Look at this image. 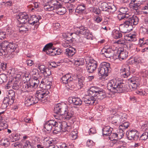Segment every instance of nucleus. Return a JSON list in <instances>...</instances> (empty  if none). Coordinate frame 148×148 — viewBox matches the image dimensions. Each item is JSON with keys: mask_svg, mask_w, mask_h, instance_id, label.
<instances>
[{"mask_svg": "<svg viewBox=\"0 0 148 148\" xmlns=\"http://www.w3.org/2000/svg\"><path fill=\"white\" fill-rule=\"evenodd\" d=\"M87 92L89 97L88 96L84 97L82 101L78 97H71L69 99V102L72 103L73 105L80 106L83 101L85 103L92 105L95 102L97 103L98 100L103 99L106 97L105 91L98 87H92L88 90Z\"/></svg>", "mask_w": 148, "mask_h": 148, "instance_id": "1", "label": "nucleus"}, {"mask_svg": "<svg viewBox=\"0 0 148 148\" xmlns=\"http://www.w3.org/2000/svg\"><path fill=\"white\" fill-rule=\"evenodd\" d=\"M107 88L110 91L115 93H119L128 91L127 85L118 79L110 80L107 84Z\"/></svg>", "mask_w": 148, "mask_h": 148, "instance_id": "2", "label": "nucleus"}, {"mask_svg": "<svg viewBox=\"0 0 148 148\" xmlns=\"http://www.w3.org/2000/svg\"><path fill=\"white\" fill-rule=\"evenodd\" d=\"M18 46L14 43L4 41L0 44V56H2L11 53L13 52H19Z\"/></svg>", "mask_w": 148, "mask_h": 148, "instance_id": "3", "label": "nucleus"}, {"mask_svg": "<svg viewBox=\"0 0 148 148\" xmlns=\"http://www.w3.org/2000/svg\"><path fill=\"white\" fill-rule=\"evenodd\" d=\"M54 111L55 113L62 115L63 118L67 120L72 118L74 115L73 111H68L67 105L63 103L56 105Z\"/></svg>", "mask_w": 148, "mask_h": 148, "instance_id": "4", "label": "nucleus"}, {"mask_svg": "<svg viewBox=\"0 0 148 148\" xmlns=\"http://www.w3.org/2000/svg\"><path fill=\"white\" fill-rule=\"evenodd\" d=\"M125 20L123 23L120 25L119 28L120 31L123 33H126L129 32L130 30L129 27L131 28L133 25L138 24L139 20L136 15H133L127 20Z\"/></svg>", "mask_w": 148, "mask_h": 148, "instance_id": "5", "label": "nucleus"}, {"mask_svg": "<svg viewBox=\"0 0 148 148\" xmlns=\"http://www.w3.org/2000/svg\"><path fill=\"white\" fill-rule=\"evenodd\" d=\"M54 122L55 124L53 125V130L54 134H57L61 131L69 132L72 128L70 123L65 121L58 122L54 121Z\"/></svg>", "mask_w": 148, "mask_h": 148, "instance_id": "6", "label": "nucleus"}, {"mask_svg": "<svg viewBox=\"0 0 148 148\" xmlns=\"http://www.w3.org/2000/svg\"><path fill=\"white\" fill-rule=\"evenodd\" d=\"M15 92L12 90H9L8 92V97H5L1 104V107L3 109H6L9 105L12 104L14 102L15 98Z\"/></svg>", "mask_w": 148, "mask_h": 148, "instance_id": "7", "label": "nucleus"}, {"mask_svg": "<svg viewBox=\"0 0 148 148\" xmlns=\"http://www.w3.org/2000/svg\"><path fill=\"white\" fill-rule=\"evenodd\" d=\"M110 63L106 62L101 63L98 68V74L99 76L106 77L108 75L110 69Z\"/></svg>", "mask_w": 148, "mask_h": 148, "instance_id": "8", "label": "nucleus"}, {"mask_svg": "<svg viewBox=\"0 0 148 148\" xmlns=\"http://www.w3.org/2000/svg\"><path fill=\"white\" fill-rule=\"evenodd\" d=\"M56 48L53 46L52 43H49L46 45L43 49V51L45 52L47 54L51 56L58 55L60 54V49L56 50Z\"/></svg>", "mask_w": 148, "mask_h": 148, "instance_id": "9", "label": "nucleus"}, {"mask_svg": "<svg viewBox=\"0 0 148 148\" xmlns=\"http://www.w3.org/2000/svg\"><path fill=\"white\" fill-rule=\"evenodd\" d=\"M86 68L88 71L92 73L96 69L97 67V62L94 59L89 57L86 59Z\"/></svg>", "mask_w": 148, "mask_h": 148, "instance_id": "10", "label": "nucleus"}, {"mask_svg": "<svg viewBox=\"0 0 148 148\" xmlns=\"http://www.w3.org/2000/svg\"><path fill=\"white\" fill-rule=\"evenodd\" d=\"M45 3L44 8L46 11H51L55 10L56 5L58 6L57 1L56 0H45Z\"/></svg>", "mask_w": 148, "mask_h": 148, "instance_id": "11", "label": "nucleus"}, {"mask_svg": "<svg viewBox=\"0 0 148 148\" xmlns=\"http://www.w3.org/2000/svg\"><path fill=\"white\" fill-rule=\"evenodd\" d=\"M128 9L127 7H123L120 8L119 10L120 12L117 16V18L119 20L128 19L130 17H132L128 14Z\"/></svg>", "mask_w": 148, "mask_h": 148, "instance_id": "12", "label": "nucleus"}, {"mask_svg": "<svg viewBox=\"0 0 148 148\" xmlns=\"http://www.w3.org/2000/svg\"><path fill=\"white\" fill-rule=\"evenodd\" d=\"M49 92L47 90L42 89L37 91L36 96L37 99L44 103L46 101V96L49 93Z\"/></svg>", "mask_w": 148, "mask_h": 148, "instance_id": "13", "label": "nucleus"}, {"mask_svg": "<svg viewBox=\"0 0 148 148\" xmlns=\"http://www.w3.org/2000/svg\"><path fill=\"white\" fill-rule=\"evenodd\" d=\"M99 7L102 11L108 12L109 13H113L116 10V8L114 5L109 6L106 2L101 3Z\"/></svg>", "mask_w": 148, "mask_h": 148, "instance_id": "14", "label": "nucleus"}, {"mask_svg": "<svg viewBox=\"0 0 148 148\" xmlns=\"http://www.w3.org/2000/svg\"><path fill=\"white\" fill-rule=\"evenodd\" d=\"M30 15L25 12H20L16 16V18L19 23H26Z\"/></svg>", "mask_w": 148, "mask_h": 148, "instance_id": "15", "label": "nucleus"}, {"mask_svg": "<svg viewBox=\"0 0 148 148\" xmlns=\"http://www.w3.org/2000/svg\"><path fill=\"white\" fill-rule=\"evenodd\" d=\"M127 138L130 140L132 139L137 140L139 137L138 131L135 130H132L127 131L126 133Z\"/></svg>", "mask_w": 148, "mask_h": 148, "instance_id": "16", "label": "nucleus"}, {"mask_svg": "<svg viewBox=\"0 0 148 148\" xmlns=\"http://www.w3.org/2000/svg\"><path fill=\"white\" fill-rule=\"evenodd\" d=\"M36 99V96H29L26 98V100L25 102V104L26 106H28L36 103L38 102Z\"/></svg>", "mask_w": 148, "mask_h": 148, "instance_id": "17", "label": "nucleus"}, {"mask_svg": "<svg viewBox=\"0 0 148 148\" xmlns=\"http://www.w3.org/2000/svg\"><path fill=\"white\" fill-rule=\"evenodd\" d=\"M73 80V78L71 77V75L69 74H67L61 78V81L62 83L68 84V85L69 86Z\"/></svg>", "mask_w": 148, "mask_h": 148, "instance_id": "18", "label": "nucleus"}, {"mask_svg": "<svg viewBox=\"0 0 148 148\" xmlns=\"http://www.w3.org/2000/svg\"><path fill=\"white\" fill-rule=\"evenodd\" d=\"M130 66L128 65L125 66V68H122L120 70V75L121 76L124 78H127L130 75Z\"/></svg>", "mask_w": 148, "mask_h": 148, "instance_id": "19", "label": "nucleus"}, {"mask_svg": "<svg viewBox=\"0 0 148 148\" xmlns=\"http://www.w3.org/2000/svg\"><path fill=\"white\" fill-rule=\"evenodd\" d=\"M76 29L77 31L75 32L77 34H80L87 36L89 34V30L83 26L77 28Z\"/></svg>", "mask_w": 148, "mask_h": 148, "instance_id": "20", "label": "nucleus"}, {"mask_svg": "<svg viewBox=\"0 0 148 148\" xmlns=\"http://www.w3.org/2000/svg\"><path fill=\"white\" fill-rule=\"evenodd\" d=\"M57 3L58 4V6L56 5V7H55L56 10V12L59 15H63L65 13L66 11V9L65 8L62 6V5L58 1H57Z\"/></svg>", "mask_w": 148, "mask_h": 148, "instance_id": "21", "label": "nucleus"}, {"mask_svg": "<svg viewBox=\"0 0 148 148\" xmlns=\"http://www.w3.org/2000/svg\"><path fill=\"white\" fill-rule=\"evenodd\" d=\"M31 18L30 19L29 18L27 22L30 24L34 25L35 23H37L38 22L39 20L41 19V17L38 16V18L36 15H33L32 16L30 15Z\"/></svg>", "mask_w": 148, "mask_h": 148, "instance_id": "22", "label": "nucleus"}, {"mask_svg": "<svg viewBox=\"0 0 148 148\" xmlns=\"http://www.w3.org/2000/svg\"><path fill=\"white\" fill-rule=\"evenodd\" d=\"M112 52L113 51L110 49L103 48L101 50V54L103 55L106 58H110L112 56Z\"/></svg>", "mask_w": 148, "mask_h": 148, "instance_id": "23", "label": "nucleus"}, {"mask_svg": "<svg viewBox=\"0 0 148 148\" xmlns=\"http://www.w3.org/2000/svg\"><path fill=\"white\" fill-rule=\"evenodd\" d=\"M138 1L136 0H131V2L130 3V7L131 8L137 10L140 8V6L141 5L140 3H138Z\"/></svg>", "mask_w": 148, "mask_h": 148, "instance_id": "24", "label": "nucleus"}, {"mask_svg": "<svg viewBox=\"0 0 148 148\" xmlns=\"http://www.w3.org/2000/svg\"><path fill=\"white\" fill-rule=\"evenodd\" d=\"M54 120H50L46 123L44 125V128L46 130L48 131H50L53 130V125L55 122Z\"/></svg>", "mask_w": 148, "mask_h": 148, "instance_id": "25", "label": "nucleus"}, {"mask_svg": "<svg viewBox=\"0 0 148 148\" xmlns=\"http://www.w3.org/2000/svg\"><path fill=\"white\" fill-rule=\"evenodd\" d=\"M76 49L73 47H70L65 50V54L69 57L72 56L76 52Z\"/></svg>", "mask_w": 148, "mask_h": 148, "instance_id": "26", "label": "nucleus"}, {"mask_svg": "<svg viewBox=\"0 0 148 148\" xmlns=\"http://www.w3.org/2000/svg\"><path fill=\"white\" fill-rule=\"evenodd\" d=\"M119 115L118 114H112L109 118L108 120L109 122L112 124H116L117 123H119Z\"/></svg>", "mask_w": 148, "mask_h": 148, "instance_id": "27", "label": "nucleus"}, {"mask_svg": "<svg viewBox=\"0 0 148 148\" xmlns=\"http://www.w3.org/2000/svg\"><path fill=\"white\" fill-rule=\"evenodd\" d=\"M26 23H19L18 26L19 27V32L25 33L26 31L28 30V26L26 24Z\"/></svg>", "mask_w": 148, "mask_h": 148, "instance_id": "28", "label": "nucleus"}, {"mask_svg": "<svg viewBox=\"0 0 148 148\" xmlns=\"http://www.w3.org/2000/svg\"><path fill=\"white\" fill-rule=\"evenodd\" d=\"M31 87L32 85L30 84V82H24L23 84L22 91L24 92H28L32 88Z\"/></svg>", "mask_w": 148, "mask_h": 148, "instance_id": "29", "label": "nucleus"}, {"mask_svg": "<svg viewBox=\"0 0 148 148\" xmlns=\"http://www.w3.org/2000/svg\"><path fill=\"white\" fill-rule=\"evenodd\" d=\"M112 128L109 126H106L102 130V134L103 136H107L109 135L112 131Z\"/></svg>", "mask_w": 148, "mask_h": 148, "instance_id": "30", "label": "nucleus"}, {"mask_svg": "<svg viewBox=\"0 0 148 148\" xmlns=\"http://www.w3.org/2000/svg\"><path fill=\"white\" fill-rule=\"evenodd\" d=\"M85 6L84 5H79L77 7L75 12L81 14L85 12Z\"/></svg>", "mask_w": 148, "mask_h": 148, "instance_id": "31", "label": "nucleus"}, {"mask_svg": "<svg viewBox=\"0 0 148 148\" xmlns=\"http://www.w3.org/2000/svg\"><path fill=\"white\" fill-rule=\"evenodd\" d=\"M127 54L128 53L127 51H121L118 56V58L120 60H124L127 56Z\"/></svg>", "mask_w": 148, "mask_h": 148, "instance_id": "32", "label": "nucleus"}, {"mask_svg": "<svg viewBox=\"0 0 148 148\" xmlns=\"http://www.w3.org/2000/svg\"><path fill=\"white\" fill-rule=\"evenodd\" d=\"M31 73L33 78L35 79H37L39 77V71L37 69H33L31 72Z\"/></svg>", "mask_w": 148, "mask_h": 148, "instance_id": "33", "label": "nucleus"}, {"mask_svg": "<svg viewBox=\"0 0 148 148\" xmlns=\"http://www.w3.org/2000/svg\"><path fill=\"white\" fill-rule=\"evenodd\" d=\"M129 125L130 124L128 122H125L120 125L119 129L121 131H124L126 129L128 128Z\"/></svg>", "mask_w": 148, "mask_h": 148, "instance_id": "34", "label": "nucleus"}, {"mask_svg": "<svg viewBox=\"0 0 148 148\" xmlns=\"http://www.w3.org/2000/svg\"><path fill=\"white\" fill-rule=\"evenodd\" d=\"M113 38L117 39L121 37L122 36L121 32L118 30H114L112 32Z\"/></svg>", "mask_w": 148, "mask_h": 148, "instance_id": "35", "label": "nucleus"}, {"mask_svg": "<svg viewBox=\"0 0 148 148\" xmlns=\"http://www.w3.org/2000/svg\"><path fill=\"white\" fill-rule=\"evenodd\" d=\"M126 38L127 40L130 41H135L136 40V35L134 34H129L126 35Z\"/></svg>", "mask_w": 148, "mask_h": 148, "instance_id": "36", "label": "nucleus"}, {"mask_svg": "<svg viewBox=\"0 0 148 148\" xmlns=\"http://www.w3.org/2000/svg\"><path fill=\"white\" fill-rule=\"evenodd\" d=\"M1 143V145L5 147H8L10 145V143L8 139L7 138L2 140Z\"/></svg>", "mask_w": 148, "mask_h": 148, "instance_id": "37", "label": "nucleus"}, {"mask_svg": "<svg viewBox=\"0 0 148 148\" xmlns=\"http://www.w3.org/2000/svg\"><path fill=\"white\" fill-rule=\"evenodd\" d=\"M66 6L68 8L70 12H72L75 10L74 7L75 6L74 5L71 4V3H67Z\"/></svg>", "mask_w": 148, "mask_h": 148, "instance_id": "38", "label": "nucleus"}, {"mask_svg": "<svg viewBox=\"0 0 148 148\" xmlns=\"http://www.w3.org/2000/svg\"><path fill=\"white\" fill-rule=\"evenodd\" d=\"M119 116L118 118L119 123L123 122L127 119V115L125 114H123L122 115H119Z\"/></svg>", "mask_w": 148, "mask_h": 148, "instance_id": "39", "label": "nucleus"}, {"mask_svg": "<svg viewBox=\"0 0 148 148\" xmlns=\"http://www.w3.org/2000/svg\"><path fill=\"white\" fill-rule=\"evenodd\" d=\"M116 133H111L108 135L109 139L112 141L115 140L117 139Z\"/></svg>", "mask_w": 148, "mask_h": 148, "instance_id": "40", "label": "nucleus"}, {"mask_svg": "<svg viewBox=\"0 0 148 148\" xmlns=\"http://www.w3.org/2000/svg\"><path fill=\"white\" fill-rule=\"evenodd\" d=\"M116 42L119 44H121L126 46L127 45L128 43L124 39H121L118 40Z\"/></svg>", "mask_w": 148, "mask_h": 148, "instance_id": "41", "label": "nucleus"}, {"mask_svg": "<svg viewBox=\"0 0 148 148\" xmlns=\"http://www.w3.org/2000/svg\"><path fill=\"white\" fill-rule=\"evenodd\" d=\"M148 138V133L145 132L143 133L140 136V139L143 140H146Z\"/></svg>", "mask_w": 148, "mask_h": 148, "instance_id": "42", "label": "nucleus"}, {"mask_svg": "<svg viewBox=\"0 0 148 148\" xmlns=\"http://www.w3.org/2000/svg\"><path fill=\"white\" fill-rule=\"evenodd\" d=\"M43 74L45 76L47 77L51 74V71L48 68H47L45 69V71L44 73H43Z\"/></svg>", "mask_w": 148, "mask_h": 148, "instance_id": "43", "label": "nucleus"}, {"mask_svg": "<svg viewBox=\"0 0 148 148\" xmlns=\"http://www.w3.org/2000/svg\"><path fill=\"white\" fill-rule=\"evenodd\" d=\"M83 60L82 59H75V64L77 66H79L80 65H82L83 64Z\"/></svg>", "mask_w": 148, "mask_h": 148, "instance_id": "44", "label": "nucleus"}, {"mask_svg": "<svg viewBox=\"0 0 148 148\" xmlns=\"http://www.w3.org/2000/svg\"><path fill=\"white\" fill-rule=\"evenodd\" d=\"M41 83L43 82L44 84V85L47 88H50L51 86V85L52 83L51 82H49L48 80H45V82L42 81Z\"/></svg>", "mask_w": 148, "mask_h": 148, "instance_id": "45", "label": "nucleus"}, {"mask_svg": "<svg viewBox=\"0 0 148 148\" xmlns=\"http://www.w3.org/2000/svg\"><path fill=\"white\" fill-rule=\"evenodd\" d=\"M75 34L74 33H64L63 34L62 36L64 38H65L67 40H69V36H71L73 34Z\"/></svg>", "mask_w": 148, "mask_h": 148, "instance_id": "46", "label": "nucleus"}, {"mask_svg": "<svg viewBox=\"0 0 148 148\" xmlns=\"http://www.w3.org/2000/svg\"><path fill=\"white\" fill-rule=\"evenodd\" d=\"M0 75L1 77V80L2 81H3V83L6 82L7 81V76L4 74H3Z\"/></svg>", "mask_w": 148, "mask_h": 148, "instance_id": "47", "label": "nucleus"}, {"mask_svg": "<svg viewBox=\"0 0 148 148\" xmlns=\"http://www.w3.org/2000/svg\"><path fill=\"white\" fill-rule=\"evenodd\" d=\"M38 68L40 70V72L43 73H44L45 69L47 68L44 65H40L38 66Z\"/></svg>", "mask_w": 148, "mask_h": 148, "instance_id": "48", "label": "nucleus"}, {"mask_svg": "<svg viewBox=\"0 0 148 148\" xmlns=\"http://www.w3.org/2000/svg\"><path fill=\"white\" fill-rule=\"evenodd\" d=\"M129 87L131 91H133L136 89L137 88V85H134L132 84H130L129 85Z\"/></svg>", "mask_w": 148, "mask_h": 148, "instance_id": "49", "label": "nucleus"}, {"mask_svg": "<svg viewBox=\"0 0 148 148\" xmlns=\"http://www.w3.org/2000/svg\"><path fill=\"white\" fill-rule=\"evenodd\" d=\"M78 84L80 86H81L83 85L84 82V77H82L81 78H78Z\"/></svg>", "mask_w": 148, "mask_h": 148, "instance_id": "50", "label": "nucleus"}, {"mask_svg": "<svg viewBox=\"0 0 148 148\" xmlns=\"http://www.w3.org/2000/svg\"><path fill=\"white\" fill-rule=\"evenodd\" d=\"M124 131H121L120 130V132L118 133H116V135H118L117 136V137L118 139H120L123 136V132Z\"/></svg>", "mask_w": 148, "mask_h": 148, "instance_id": "51", "label": "nucleus"}, {"mask_svg": "<svg viewBox=\"0 0 148 148\" xmlns=\"http://www.w3.org/2000/svg\"><path fill=\"white\" fill-rule=\"evenodd\" d=\"M96 131L95 128H91L89 130V134L90 135L91 134H94L96 133Z\"/></svg>", "mask_w": 148, "mask_h": 148, "instance_id": "52", "label": "nucleus"}, {"mask_svg": "<svg viewBox=\"0 0 148 148\" xmlns=\"http://www.w3.org/2000/svg\"><path fill=\"white\" fill-rule=\"evenodd\" d=\"M1 67L3 71H5L7 67V64L5 62L1 63Z\"/></svg>", "mask_w": 148, "mask_h": 148, "instance_id": "53", "label": "nucleus"}, {"mask_svg": "<svg viewBox=\"0 0 148 148\" xmlns=\"http://www.w3.org/2000/svg\"><path fill=\"white\" fill-rule=\"evenodd\" d=\"M60 64V62L57 63L55 62H51L50 64V65L51 66H52V67L55 68L57 67L59 65H58L59 64Z\"/></svg>", "mask_w": 148, "mask_h": 148, "instance_id": "54", "label": "nucleus"}, {"mask_svg": "<svg viewBox=\"0 0 148 148\" xmlns=\"http://www.w3.org/2000/svg\"><path fill=\"white\" fill-rule=\"evenodd\" d=\"M71 135L73 139H75L77 138V133L73 132L71 133Z\"/></svg>", "mask_w": 148, "mask_h": 148, "instance_id": "55", "label": "nucleus"}, {"mask_svg": "<svg viewBox=\"0 0 148 148\" xmlns=\"http://www.w3.org/2000/svg\"><path fill=\"white\" fill-rule=\"evenodd\" d=\"M5 33L0 31V39L3 40L5 37Z\"/></svg>", "mask_w": 148, "mask_h": 148, "instance_id": "56", "label": "nucleus"}, {"mask_svg": "<svg viewBox=\"0 0 148 148\" xmlns=\"http://www.w3.org/2000/svg\"><path fill=\"white\" fill-rule=\"evenodd\" d=\"M145 38H143L142 39H140L139 40V44L140 45V46H142V45H145L144 41H145Z\"/></svg>", "mask_w": 148, "mask_h": 148, "instance_id": "57", "label": "nucleus"}, {"mask_svg": "<svg viewBox=\"0 0 148 148\" xmlns=\"http://www.w3.org/2000/svg\"><path fill=\"white\" fill-rule=\"evenodd\" d=\"M30 84L32 85L31 88L36 87L38 86V84L37 83L34 82V81H32L30 82Z\"/></svg>", "mask_w": 148, "mask_h": 148, "instance_id": "58", "label": "nucleus"}, {"mask_svg": "<svg viewBox=\"0 0 148 148\" xmlns=\"http://www.w3.org/2000/svg\"><path fill=\"white\" fill-rule=\"evenodd\" d=\"M26 63L29 66H31L34 64L33 61L31 60H27L26 61Z\"/></svg>", "mask_w": 148, "mask_h": 148, "instance_id": "59", "label": "nucleus"}, {"mask_svg": "<svg viewBox=\"0 0 148 148\" xmlns=\"http://www.w3.org/2000/svg\"><path fill=\"white\" fill-rule=\"evenodd\" d=\"M12 86V88L15 90H17L19 88V86L17 84L16 82L15 83H14L12 86Z\"/></svg>", "mask_w": 148, "mask_h": 148, "instance_id": "60", "label": "nucleus"}, {"mask_svg": "<svg viewBox=\"0 0 148 148\" xmlns=\"http://www.w3.org/2000/svg\"><path fill=\"white\" fill-rule=\"evenodd\" d=\"M31 144L29 143V141H26L25 142L24 145H23L24 148H27L26 147L29 146Z\"/></svg>", "mask_w": 148, "mask_h": 148, "instance_id": "61", "label": "nucleus"}, {"mask_svg": "<svg viewBox=\"0 0 148 148\" xmlns=\"http://www.w3.org/2000/svg\"><path fill=\"white\" fill-rule=\"evenodd\" d=\"M100 8H96L94 9V13L96 14H99L100 13Z\"/></svg>", "mask_w": 148, "mask_h": 148, "instance_id": "62", "label": "nucleus"}, {"mask_svg": "<svg viewBox=\"0 0 148 148\" xmlns=\"http://www.w3.org/2000/svg\"><path fill=\"white\" fill-rule=\"evenodd\" d=\"M93 142L92 140H88L87 142V144L88 146L89 147H91L92 145L91 143H93Z\"/></svg>", "mask_w": 148, "mask_h": 148, "instance_id": "63", "label": "nucleus"}, {"mask_svg": "<svg viewBox=\"0 0 148 148\" xmlns=\"http://www.w3.org/2000/svg\"><path fill=\"white\" fill-rule=\"evenodd\" d=\"M102 18L99 17H98L97 18L95 21L97 23H100L102 20Z\"/></svg>", "mask_w": 148, "mask_h": 148, "instance_id": "64", "label": "nucleus"}]
</instances>
